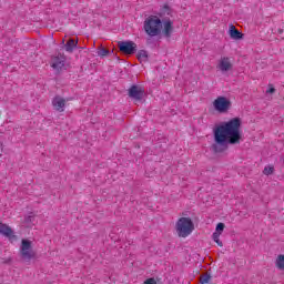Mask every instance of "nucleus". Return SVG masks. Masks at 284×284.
Masks as SVG:
<instances>
[{
	"instance_id": "393cba45",
	"label": "nucleus",
	"mask_w": 284,
	"mask_h": 284,
	"mask_svg": "<svg viewBox=\"0 0 284 284\" xmlns=\"http://www.w3.org/2000/svg\"><path fill=\"white\" fill-rule=\"evenodd\" d=\"M275 92H276V89H274V88H271V89L267 90L268 94H274Z\"/></svg>"
},
{
	"instance_id": "b1692460",
	"label": "nucleus",
	"mask_w": 284,
	"mask_h": 284,
	"mask_svg": "<svg viewBox=\"0 0 284 284\" xmlns=\"http://www.w3.org/2000/svg\"><path fill=\"white\" fill-rule=\"evenodd\" d=\"M163 14H170V7L164 6Z\"/></svg>"
},
{
	"instance_id": "4468645a",
	"label": "nucleus",
	"mask_w": 284,
	"mask_h": 284,
	"mask_svg": "<svg viewBox=\"0 0 284 284\" xmlns=\"http://www.w3.org/2000/svg\"><path fill=\"white\" fill-rule=\"evenodd\" d=\"M79 43V41L74 40V39H69L67 41V43L64 44V50L67 52H74V48H77V44Z\"/></svg>"
},
{
	"instance_id": "f3484780",
	"label": "nucleus",
	"mask_w": 284,
	"mask_h": 284,
	"mask_svg": "<svg viewBox=\"0 0 284 284\" xmlns=\"http://www.w3.org/2000/svg\"><path fill=\"white\" fill-rule=\"evenodd\" d=\"M275 265H276L277 270H284V255L283 254L277 256Z\"/></svg>"
},
{
	"instance_id": "7ed1b4c3",
	"label": "nucleus",
	"mask_w": 284,
	"mask_h": 284,
	"mask_svg": "<svg viewBox=\"0 0 284 284\" xmlns=\"http://www.w3.org/2000/svg\"><path fill=\"white\" fill-rule=\"evenodd\" d=\"M144 30L149 37H159L163 30V21L156 16H151L144 21Z\"/></svg>"
},
{
	"instance_id": "5701e85b",
	"label": "nucleus",
	"mask_w": 284,
	"mask_h": 284,
	"mask_svg": "<svg viewBox=\"0 0 284 284\" xmlns=\"http://www.w3.org/2000/svg\"><path fill=\"white\" fill-rule=\"evenodd\" d=\"M34 222V216L29 215L28 217H26V223H33Z\"/></svg>"
},
{
	"instance_id": "9d476101",
	"label": "nucleus",
	"mask_w": 284,
	"mask_h": 284,
	"mask_svg": "<svg viewBox=\"0 0 284 284\" xmlns=\"http://www.w3.org/2000/svg\"><path fill=\"white\" fill-rule=\"evenodd\" d=\"M162 23V34L163 37H165V39H170V37H172V33L174 32V22H172V20L170 19H164Z\"/></svg>"
},
{
	"instance_id": "a211bd4d",
	"label": "nucleus",
	"mask_w": 284,
	"mask_h": 284,
	"mask_svg": "<svg viewBox=\"0 0 284 284\" xmlns=\"http://www.w3.org/2000/svg\"><path fill=\"white\" fill-rule=\"evenodd\" d=\"M110 54V50L105 49L103 45L98 48V55L99 57H108Z\"/></svg>"
},
{
	"instance_id": "f03ea898",
	"label": "nucleus",
	"mask_w": 284,
	"mask_h": 284,
	"mask_svg": "<svg viewBox=\"0 0 284 284\" xmlns=\"http://www.w3.org/2000/svg\"><path fill=\"white\" fill-rule=\"evenodd\" d=\"M175 231L180 239H187L194 232V222L190 217H180L175 223Z\"/></svg>"
},
{
	"instance_id": "f8f14e48",
	"label": "nucleus",
	"mask_w": 284,
	"mask_h": 284,
	"mask_svg": "<svg viewBox=\"0 0 284 284\" xmlns=\"http://www.w3.org/2000/svg\"><path fill=\"white\" fill-rule=\"evenodd\" d=\"M217 68L222 72H230V70H232V62H230V58L227 57L221 58L220 63L217 64Z\"/></svg>"
},
{
	"instance_id": "412c9836",
	"label": "nucleus",
	"mask_w": 284,
	"mask_h": 284,
	"mask_svg": "<svg viewBox=\"0 0 284 284\" xmlns=\"http://www.w3.org/2000/svg\"><path fill=\"white\" fill-rule=\"evenodd\" d=\"M220 236L219 233H213V241L217 243L220 247H223V242L220 240Z\"/></svg>"
},
{
	"instance_id": "20e7f679",
	"label": "nucleus",
	"mask_w": 284,
	"mask_h": 284,
	"mask_svg": "<svg viewBox=\"0 0 284 284\" xmlns=\"http://www.w3.org/2000/svg\"><path fill=\"white\" fill-rule=\"evenodd\" d=\"M20 256L23 261H32L34 251L32 250V241L22 239L20 245Z\"/></svg>"
},
{
	"instance_id": "2eb2a0df",
	"label": "nucleus",
	"mask_w": 284,
	"mask_h": 284,
	"mask_svg": "<svg viewBox=\"0 0 284 284\" xmlns=\"http://www.w3.org/2000/svg\"><path fill=\"white\" fill-rule=\"evenodd\" d=\"M138 60L140 61V63H145V61H148V51L145 50H140L136 54Z\"/></svg>"
},
{
	"instance_id": "39448f33",
	"label": "nucleus",
	"mask_w": 284,
	"mask_h": 284,
	"mask_svg": "<svg viewBox=\"0 0 284 284\" xmlns=\"http://www.w3.org/2000/svg\"><path fill=\"white\" fill-rule=\"evenodd\" d=\"M213 108L216 110V112H220V114H225V112L232 108V102L225 97H217L213 101Z\"/></svg>"
},
{
	"instance_id": "ddd939ff",
	"label": "nucleus",
	"mask_w": 284,
	"mask_h": 284,
	"mask_svg": "<svg viewBox=\"0 0 284 284\" xmlns=\"http://www.w3.org/2000/svg\"><path fill=\"white\" fill-rule=\"evenodd\" d=\"M230 37L231 39H235V41L243 39V34L241 31H239V29H236V27H234V24L230 27Z\"/></svg>"
},
{
	"instance_id": "f257e3e1",
	"label": "nucleus",
	"mask_w": 284,
	"mask_h": 284,
	"mask_svg": "<svg viewBox=\"0 0 284 284\" xmlns=\"http://www.w3.org/2000/svg\"><path fill=\"white\" fill-rule=\"evenodd\" d=\"M214 141L212 150L215 153L225 152L227 144L236 145L241 143V118H233L229 122H223L214 129Z\"/></svg>"
},
{
	"instance_id": "1a4fd4ad",
	"label": "nucleus",
	"mask_w": 284,
	"mask_h": 284,
	"mask_svg": "<svg viewBox=\"0 0 284 284\" xmlns=\"http://www.w3.org/2000/svg\"><path fill=\"white\" fill-rule=\"evenodd\" d=\"M0 234L6 236V239H9V241H17L18 239L14 231H12V227L8 226V224H3L2 222H0Z\"/></svg>"
},
{
	"instance_id": "6e6552de",
	"label": "nucleus",
	"mask_w": 284,
	"mask_h": 284,
	"mask_svg": "<svg viewBox=\"0 0 284 284\" xmlns=\"http://www.w3.org/2000/svg\"><path fill=\"white\" fill-rule=\"evenodd\" d=\"M51 68L58 72L65 68V55L59 53L58 55L51 59Z\"/></svg>"
},
{
	"instance_id": "4be33fe9",
	"label": "nucleus",
	"mask_w": 284,
	"mask_h": 284,
	"mask_svg": "<svg viewBox=\"0 0 284 284\" xmlns=\"http://www.w3.org/2000/svg\"><path fill=\"white\" fill-rule=\"evenodd\" d=\"M143 284H156V280L154 277L148 278Z\"/></svg>"
},
{
	"instance_id": "a878e982",
	"label": "nucleus",
	"mask_w": 284,
	"mask_h": 284,
	"mask_svg": "<svg viewBox=\"0 0 284 284\" xmlns=\"http://www.w3.org/2000/svg\"><path fill=\"white\" fill-rule=\"evenodd\" d=\"M277 34H283V29H278Z\"/></svg>"
},
{
	"instance_id": "9b49d317",
	"label": "nucleus",
	"mask_w": 284,
	"mask_h": 284,
	"mask_svg": "<svg viewBox=\"0 0 284 284\" xmlns=\"http://www.w3.org/2000/svg\"><path fill=\"white\" fill-rule=\"evenodd\" d=\"M52 105L57 112H63V108H65V99L60 95H55L52 100Z\"/></svg>"
},
{
	"instance_id": "aec40b11",
	"label": "nucleus",
	"mask_w": 284,
	"mask_h": 284,
	"mask_svg": "<svg viewBox=\"0 0 284 284\" xmlns=\"http://www.w3.org/2000/svg\"><path fill=\"white\" fill-rule=\"evenodd\" d=\"M263 174H265L266 176H270V174H274V166L272 165L265 166L263 170Z\"/></svg>"
},
{
	"instance_id": "dca6fc26",
	"label": "nucleus",
	"mask_w": 284,
	"mask_h": 284,
	"mask_svg": "<svg viewBox=\"0 0 284 284\" xmlns=\"http://www.w3.org/2000/svg\"><path fill=\"white\" fill-rule=\"evenodd\" d=\"M210 281H212V275L207 272L200 276L201 284H207V283H210Z\"/></svg>"
},
{
	"instance_id": "423d86ee",
	"label": "nucleus",
	"mask_w": 284,
	"mask_h": 284,
	"mask_svg": "<svg viewBox=\"0 0 284 284\" xmlns=\"http://www.w3.org/2000/svg\"><path fill=\"white\" fill-rule=\"evenodd\" d=\"M129 97L134 101H143V97H145V89L142 85L133 84L129 89Z\"/></svg>"
},
{
	"instance_id": "6ab92c4d",
	"label": "nucleus",
	"mask_w": 284,
	"mask_h": 284,
	"mask_svg": "<svg viewBox=\"0 0 284 284\" xmlns=\"http://www.w3.org/2000/svg\"><path fill=\"white\" fill-rule=\"evenodd\" d=\"M223 230H225V224L223 223H217L215 232L213 234H217V236H221L223 234Z\"/></svg>"
},
{
	"instance_id": "0eeeda50",
	"label": "nucleus",
	"mask_w": 284,
	"mask_h": 284,
	"mask_svg": "<svg viewBox=\"0 0 284 284\" xmlns=\"http://www.w3.org/2000/svg\"><path fill=\"white\" fill-rule=\"evenodd\" d=\"M118 48L123 54H134L136 52V43L133 41H119Z\"/></svg>"
}]
</instances>
